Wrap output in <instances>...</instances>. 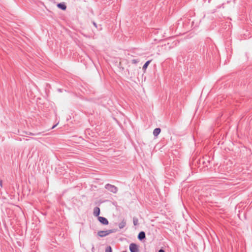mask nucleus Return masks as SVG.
<instances>
[{"instance_id":"f257e3e1","label":"nucleus","mask_w":252,"mask_h":252,"mask_svg":"<svg viewBox=\"0 0 252 252\" xmlns=\"http://www.w3.org/2000/svg\"><path fill=\"white\" fill-rule=\"evenodd\" d=\"M116 232V229H112L107 230H100L98 231L97 235L100 237H103L108 235L109 234Z\"/></svg>"},{"instance_id":"f03ea898","label":"nucleus","mask_w":252,"mask_h":252,"mask_svg":"<svg viewBox=\"0 0 252 252\" xmlns=\"http://www.w3.org/2000/svg\"><path fill=\"white\" fill-rule=\"evenodd\" d=\"M105 189L113 193H116L118 191V189L117 187L110 184H106Z\"/></svg>"},{"instance_id":"7ed1b4c3","label":"nucleus","mask_w":252,"mask_h":252,"mask_svg":"<svg viewBox=\"0 0 252 252\" xmlns=\"http://www.w3.org/2000/svg\"><path fill=\"white\" fill-rule=\"evenodd\" d=\"M129 249L130 252H139L138 246L135 243H131L129 245Z\"/></svg>"},{"instance_id":"20e7f679","label":"nucleus","mask_w":252,"mask_h":252,"mask_svg":"<svg viewBox=\"0 0 252 252\" xmlns=\"http://www.w3.org/2000/svg\"><path fill=\"white\" fill-rule=\"evenodd\" d=\"M209 163V160L205 158H203L199 160V164L203 165L204 167H207Z\"/></svg>"},{"instance_id":"39448f33","label":"nucleus","mask_w":252,"mask_h":252,"mask_svg":"<svg viewBox=\"0 0 252 252\" xmlns=\"http://www.w3.org/2000/svg\"><path fill=\"white\" fill-rule=\"evenodd\" d=\"M98 221L103 225H107L109 223L108 220L103 217H98Z\"/></svg>"},{"instance_id":"423d86ee","label":"nucleus","mask_w":252,"mask_h":252,"mask_svg":"<svg viewBox=\"0 0 252 252\" xmlns=\"http://www.w3.org/2000/svg\"><path fill=\"white\" fill-rule=\"evenodd\" d=\"M137 238L139 241H143L146 238V234L144 231H140L137 236Z\"/></svg>"},{"instance_id":"0eeeda50","label":"nucleus","mask_w":252,"mask_h":252,"mask_svg":"<svg viewBox=\"0 0 252 252\" xmlns=\"http://www.w3.org/2000/svg\"><path fill=\"white\" fill-rule=\"evenodd\" d=\"M100 213V208L98 207H95L94 209L93 214L95 217H99V215Z\"/></svg>"},{"instance_id":"6e6552de","label":"nucleus","mask_w":252,"mask_h":252,"mask_svg":"<svg viewBox=\"0 0 252 252\" xmlns=\"http://www.w3.org/2000/svg\"><path fill=\"white\" fill-rule=\"evenodd\" d=\"M57 7L63 10H65L66 9V6L63 2L58 3Z\"/></svg>"},{"instance_id":"1a4fd4ad","label":"nucleus","mask_w":252,"mask_h":252,"mask_svg":"<svg viewBox=\"0 0 252 252\" xmlns=\"http://www.w3.org/2000/svg\"><path fill=\"white\" fill-rule=\"evenodd\" d=\"M161 132L160 128H156L153 131V135L155 137H157Z\"/></svg>"},{"instance_id":"9d476101","label":"nucleus","mask_w":252,"mask_h":252,"mask_svg":"<svg viewBox=\"0 0 252 252\" xmlns=\"http://www.w3.org/2000/svg\"><path fill=\"white\" fill-rule=\"evenodd\" d=\"M151 62V60H148L144 63L142 67V70L144 71V72L146 71L148 65H149Z\"/></svg>"},{"instance_id":"9b49d317","label":"nucleus","mask_w":252,"mask_h":252,"mask_svg":"<svg viewBox=\"0 0 252 252\" xmlns=\"http://www.w3.org/2000/svg\"><path fill=\"white\" fill-rule=\"evenodd\" d=\"M92 23H93V25L97 29V30L98 31H100L102 30V27L101 25H97V24L94 21H93Z\"/></svg>"},{"instance_id":"f8f14e48","label":"nucleus","mask_w":252,"mask_h":252,"mask_svg":"<svg viewBox=\"0 0 252 252\" xmlns=\"http://www.w3.org/2000/svg\"><path fill=\"white\" fill-rule=\"evenodd\" d=\"M126 225V221L125 219H123L121 222L119 224V227L120 229L123 228Z\"/></svg>"},{"instance_id":"ddd939ff","label":"nucleus","mask_w":252,"mask_h":252,"mask_svg":"<svg viewBox=\"0 0 252 252\" xmlns=\"http://www.w3.org/2000/svg\"><path fill=\"white\" fill-rule=\"evenodd\" d=\"M133 223L134 225H135V226L138 225V220L137 218H136V217L133 218Z\"/></svg>"},{"instance_id":"4468645a","label":"nucleus","mask_w":252,"mask_h":252,"mask_svg":"<svg viewBox=\"0 0 252 252\" xmlns=\"http://www.w3.org/2000/svg\"><path fill=\"white\" fill-rule=\"evenodd\" d=\"M105 252H112V249L110 246H107L105 250Z\"/></svg>"},{"instance_id":"2eb2a0df","label":"nucleus","mask_w":252,"mask_h":252,"mask_svg":"<svg viewBox=\"0 0 252 252\" xmlns=\"http://www.w3.org/2000/svg\"><path fill=\"white\" fill-rule=\"evenodd\" d=\"M139 62V60L138 59H132L131 60V63L133 64H136Z\"/></svg>"},{"instance_id":"dca6fc26","label":"nucleus","mask_w":252,"mask_h":252,"mask_svg":"<svg viewBox=\"0 0 252 252\" xmlns=\"http://www.w3.org/2000/svg\"><path fill=\"white\" fill-rule=\"evenodd\" d=\"M41 132H38V133H30V134L31 135H41Z\"/></svg>"},{"instance_id":"f3484780","label":"nucleus","mask_w":252,"mask_h":252,"mask_svg":"<svg viewBox=\"0 0 252 252\" xmlns=\"http://www.w3.org/2000/svg\"><path fill=\"white\" fill-rule=\"evenodd\" d=\"M127 71H128V75H130L131 77H133V75L132 74V72L130 73L128 69H127Z\"/></svg>"},{"instance_id":"a211bd4d","label":"nucleus","mask_w":252,"mask_h":252,"mask_svg":"<svg viewBox=\"0 0 252 252\" xmlns=\"http://www.w3.org/2000/svg\"><path fill=\"white\" fill-rule=\"evenodd\" d=\"M158 252H165V251L164 250H163L162 249H160Z\"/></svg>"},{"instance_id":"6ab92c4d","label":"nucleus","mask_w":252,"mask_h":252,"mask_svg":"<svg viewBox=\"0 0 252 252\" xmlns=\"http://www.w3.org/2000/svg\"><path fill=\"white\" fill-rule=\"evenodd\" d=\"M58 123H57V124H56V125H53V126H52V127L51 129H54V128H55L57 126V125H58Z\"/></svg>"},{"instance_id":"aec40b11","label":"nucleus","mask_w":252,"mask_h":252,"mask_svg":"<svg viewBox=\"0 0 252 252\" xmlns=\"http://www.w3.org/2000/svg\"><path fill=\"white\" fill-rule=\"evenodd\" d=\"M0 186L1 187H2V180H0Z\"/></svg>"},{"instance_id":"412c9836","label":"nucleus","mask_w":252,"mask_h":252,"mask_svg":"<svg viewBox=\"0 0 252 252\" xmlns=\"http://www.w3.org/2000/svg\"><path fill=\"white\" fill-rule=\"evenodd\" d=\"M126 252V251H123V252Z\"/></svg>"}]
</instances>
